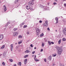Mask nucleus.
<instances>
[{
    "mask_svg": "<svg viewBox=\"0 0 66 66\" xmlns=\"http://www.w3.org/2000/svg\"><path fill=\"white\" fill-rule=\"evenodd\" d=\"M53 55V57H55V56H56V53H55Z\"/></svg>",
    "mask_w": 66,
    "mask_h": 66,
    "instance_id": "nucleus-26",
    "label": "nucleus"
},
{
    "mask_svg": "<svg viewBox=\"0 0 66 66\" xmlns=\"http://www.w3.org/2000/svg\"><path fill=\"white\" fill-rule=\"evenodd\" d=\"M9 60L11 62H13V60L12 59H10Z\"/></svg>",
    "mask_w": 66,
    "mask_h": 66,
    "instance_id": "nucleus-28",
    "label": "nucleus"
},
{
    "mask_svg": "<svg viewBox=\"0 0 66 66\" xmlns=\"http://www.w3.org/2000/svg\"><path fill=\"white\" fill-rule=\"evenodd\" d=\"M34 60L35 61H39V60L37 59H36L35 58H34Z\"/></svg>",
    "mask_w": 66,
    "mask_h": 66,
    "instance_id": "nucleus-21",
    "label": "nucleus"
},
{
    "mask_svg": "<svg viewBox=\"0 0 66 66\" xmlns=\"http://www.w3.org/2000/svg\"><path fill=\"white\" fill-rule=\"evenodd\" d=\"M36 32L37 33V35H38L39 34V33L40 32V30L39 29H38L36 30Z\"/></svg>",
    "mask_w": 66,
    "mask_h": 66,
    "instance_id": "nucleus-5",
    "label": "nucleus"
},
{
    "mask_svg": "<svg viewBox=\"0 0 66 66\" xmlns=\"http://www.w3.org/2000/svg\"><path fill=\"white\" fill-rule=\"evenodd\" d=\"M61 39H60L59 40V41H58V43L59 44H60L61 43Z\"/></svg>",
    "mask_w": 66,
    "mask_h": 66,
    "instance_id": "nucleus-30",
    "label": "nucleus"
},
{
    "mask_svg": "<svg viewBox=\"0 0 66 66\" xmlns=\"http://www.w3.org/2000/svg\"><path fill=\"white\" fill-rule=\"evenodd\" d=\"M26 7L27 10H29L30 9V6H27Z\"/></svg>",
    "mask_w": 66,
    "mask_h": 66,
    "instance_id": "nucleus-9",
    "label": "nucleus"
},
{
    "mask_svg": "<svg viewBox=\"0 0 66 66\" xmlns=\"http://www.w3.org/2000/svg\"><path fill=\"white\" fill-rule=\"evenodd\" d=\"M35 58H36V55H35Z\"/></svg>",
    "mask_w": 66,
    "mask_h": 66,
    "instance_id": "nucleus-56",
    "label": "nucleus"
},
{
    "mask_svg": "<svg viewBox=\"0 0 66 66\" xmlns=\"http://www.w3.org/2000/svg\"><path fill=\"white\" fill-rule=\"evenodd\" d=\"M7 23V24L5 26V27H7V26H8V25H9V24L10 23H9V22H8Z\"/></svg>",
    "mask_w": 66,
    "mask_h": 66,
    "instance_id": "nucleus-17",
    "label": "nucleus"
},
{
    "mask_svg": "<svg viewBox=\"0 0 66 66\" xmlns=\"http://www.w3.org/2000/svg\"><path fill=\"white\" fill-rule=\"evenodd\" d=\"M47 10V8H45L44 10Z\"/></svg>",
    "mask_w": 66,
    "mask_h": 66,
    "instance_id": "nucleus-47",
    "label": "nucleus"
},
{
    "mask_svg": "<svg viewBox=\"0 0 66 66\" xmlns=\"http://www.w3.org/2000/svg\"><path fill=\"white\" fill-rule=\"evenodd\" d=\"M55 31L56 32H57V30H56Z\"/></svg>",
    "mask_w": 66,
    "mask_h": 66,
    "instance_id": "nucleus-64",
    "label": "nucleus"
},
{
    "mask_svg": "<svg viewBox=\"0 0 66 66\" xmlns=\"http://www.w3.org/2000/svg\"><path fill=\"white\" fill-rule=\"evenodd\" d=\"M18 0H15L14 2V3H15V4L17 3H18Z\"/></svg>",
    "mask_w": 66,
    "mask_h": 66,
    "instance_id": "nucleus-14",
    "label": "nucleus"
},
{
    "mask_svg": "<svg viewBox=\"0 0 66 66\" xmlns=\"http://www.w3.org/2000/svg\"><path fill=\"white\" fill-rule=\"evenodd\" d=\"M64 6H66V4H64Z\"/></svg>",
    "mask_w": 66,
    "mask_h": 66,
    "instance_id": "nucleus-52",
    "label": "nucleus"
},
{
    "mask_svg": "<svg viewBox=\"0 0 66 66\" xmlns=\"http://www.w3.org/2000/svg\"><path fill=\"white\" fill-rule=\"evenodd\" d=\"M56 49L57 50H58V51H59V50H60V49H59V47H56Z\"/></svg>",
    "mask_w": 66,
    "mask_h": 66,
    "instance_id": "nucleus-24",
    "label": "nucleus"
},
{
    "mask_svg": "<svg viewBox=\"0 0 66 66\" xmlns=\"http://www.w3.org/2000/svg\"><path fill=\"white\" fill-rule=\"evenodd\" d=\"M22 37L21 35H20L18 36V38H21Z\"/></svg>",
    "mask_w": 66,
    "mask_h": 66,
    "instance_id": "nucleus-25",
    "label": "nucleus"
},
{
    "mask_svg": "<svg viewBox=\"0 0 66 66\" xmlns=\"http://www.w3.org/2000/svg\"><path fill=\"white\" fill-rule=\"evenodd\" d=\"M24 57L25 58H26V57H27V56H26V55H25L24 56Z\"/></svg>",
    "mask_w": 66,
    "mask_h": 66,
    "instance_id": "nucleus-48",
    "label": "nucleus"
},
{
    "mask_svg": "<svg viewBox=\"0 0 66 66\" xmlns=\"http://www.w3.org/2000/svg\"><path fill=\"white\" fill-rule=\"evenodd\" d=\"M27 53H29V52H30V51H29V50H27L26 51H25Z\"/></svg>",
    "mask_w": 66,
    "mask_h": 66,
    "instance_id": "nucleus-13",
    "label": "nucleus"
},
{
    "mask_svg": "<svg viewBox=\"0 0 66 66\" xmlns=\"http://www.w3.org/2000/svg\"><path fill=\"white\" fill-rule=\"evenodd\" d=\"M63 33L64 35H66V28H64L63 30Z\"/></svg>",
    "mask_w": 66,
    "mask_h": 66,
    "instance_id": "nucleus-1",
    "label": "nucleus"
},
{
    "mask_svg": "<svg viewBox=\"0 0 66 66\" xmlns=\"http://www.w3.org/2000/svg\"><path fill=\"white\" fill-rule=\"evenodd\" d=\"M34 53H35V51H34L32 52V54H33Z\"/></svg>",
    "mask_w": 66,
    "mask_h": 66,
    "instance_id": "nucleus-39",
    "label": "nucleus"
},
{
    "mask_svg": "<svg viewBox=\"0 0 66 66\" xmlns=\"http://www.w3.org/2000/svg\"><path fill=\"white\" fill-rule=\"evenodd\" d=\"M4 10L5 12H6V6L5 5H4Z\"/></svg>",
    "mask_w": 66,
    "mask_h": 66,
    "instance_id": "nucleus-6",
    "label": "nucleus"
},
{
    "mask_svg": "<svg viewBox=\"0 0 66 66\" xmlns=\"http://www.w3.org/2000/svg\"><path fill=\"white\" fill-rule=\"evenodd\" d=\"M36 49V47H35V48H34V49Z\"/></svg>",
    "mask_w": 66,
    "mask_h": 66,
    "instance_id": "nucleus-57",
    "label": "nucleus"
},
{
    "mask_svg": "<svg viewBox=\"0 0 66 66\" xmlns=\"http://www.w3.org/2000/svg\"><path fill=\"white\" fill-rule=\"evenodd\" d=\"M43 51V49H42L40 51H41V52H42V51Z\"/></svg>",
    "mask_w": 66,
    "mask_h": 66,
    "instance_id": "nucleus-46",
    "label": "nucleus"
},
{
    "mask_svg": "<svg viewBox=\"0 0 66 66\" xmlns=\"http://www.w3.org/2000/svg\"><path fill=\"white\" fill-rule=\"evenodd\" d=\"M18 32H14L13 35L14 36H17V35H18Z\"/></svg>",
    "mask_w": 66,
    "mask_h": 66,
    "instance_id": "nucleus-4",
    "label": "nucleus"
},
{
    "mask_svg": "<svg viewBox=\"0 0 66 66\" xmlns=\"http://www.w3.org/2000/svg\"><path fill=\"white\" fill-rule=\"evenodd\" d=\"M3 38V36L2 35H0V40L2 39Z\"/></svg>",
    "mask_w": 66,
    "mask_h": 66,
    "instance_id": "nucleus-8",
    "label": "nucleus"
},
{
    "mask_svg": "<svg viewBox=\"0 0 66 66\" xmlns=\"http://www.w3.org/2000/svg\"><path fill=\"white\" fill-rule=\"evenodd\" d=\"M13 66H16V64H15Z\"/></svg>",
    "mask_w": 66,
    "mask_h": 66,
    "instance_id": "nucleus-54",
    "label": "nucleus"
},
{
    "mask_svg": "<svg viewBox=\"0 0 66 66\" xmlns=\"http://www.w3.org/2000/svg\"><path fill=\"white\" fill-rule=\"evenodd\" d=\"M29 41H30V40H27V42H29Z\"/></svg>",
    "mask_w": 66,
    "mask_h": 66,
    "instance_id": "nucleus-53",
    "label": "nucleus"
},
{
    "mask_svg": "<svg viewBox=\"0 0 66 66\" xmlns=\"http://www.w3.org/2000/svg\"><path fill=\"white\" fill-rule=\"evenodd\" d=\"M47 40H45V41L46 42H47Z\"/></svg>",
    "mask_w": 66,
    "mask_h": 66,
    "instance_id": "nucleus-63",
    "label": "nucleus"
},
{
    "mask_svg": "<svg viewBox=\"0 0 66 66\" xmlns=\"http://www.w3.org/2000/svg\"><path fill=\"white\" fill-rule=\"evenodd\" d=\"M35 0H31V2L32 3H33V2H34V1Z\"/></svg>",
    "mask_w": 66,
    "mask_h": 66,
    "instance_id": "nucleus-36",
    "label": "nucleus"
},
{
    "mask_svg": "<svg viewBox=\"0 0 66 66\" xmlns=\"http://www.w3.org/2000/svg\"><path fill=\"white\" fill-rule=\"evenodd\" d=\"M60 66H64L62 64H60Z\"/></svg>",
    "mask_w": 66,
    "mask_h": 66,
    "instance_id": "nucleus-50",
    "label": "nucleus"
},
{
    "mask_svg": "<svg viewBox=\"0 0 66 66\" xmlns=\"http://www.w3.org/2000/svg\"><path fill=\"white\" fill-rule=\"evenodd\" d=\"M43 26H46V27H47V26H48L47 25V24H43Z\"/></svg>",
    "mask_w": 66,
    "mask_h": 66,
    "instance_id": "nucleus-32",
    "label": "nucleus"
},
{
    "mask_svg": "<svg viewBox=\"0 0 66 66\" xmlns=\"http://www.w3.org/2000/svg\"><path fill=\"white\" fill-rule=\"evenodd\" d=\"M23 24H22V23L20 25V26L21 27V26H22Z\"/></svg>",
    "mask_w": 66,
    "mask_h": 66,
    "instance_id": "nucleus-45",
    "label": "nucleus"
},
{
    "mask_svg": "<svg viewBox=\"0 0 66 66\" xmlns=\"http://www.w3.org/2000/svg\"><path fill=\"white\" fill-rule=\"evenodd\" d=\"M18 29L17 28H15L13 29V30L15 31H16V30H17Z\"/></svg>",
    "mask_w": 66,
    "mask_h": 66,
    "instance_id": "nucleus-16",
    "label": "nucleus"
},
{
    "mask_svg": "<svg viewBox=\"0 0 66 66\" xmlns=\"http://www.w3.org/2000/svg\"><path fill=\"white\" fill-rule=\"evenodd\" d=\"M13 44H12L11 45V51H13Z\"/></svg>",
    "mask_w": 66,
    "mask_h": 66,
    "instance_id": "nucleus-7",
    "label": "nucleus"
},
{
    "mask_svg": "<svg viewBox=\"0 0 66 66\" xmlns=\"http://www.w3.org/2000/svg\"><path fill=\"white\" fill-rule=\"evenodd\" d=\"M48 43L49 45H51V42L49 41H48Z\"/></svg>",
    "mask_w": 66,
    "mask_h": 66,
    "instance_id": "nucleus-22",
    "label": "nucleus"
},
{
    "mask_svg": "<svg viewBox=\"0 0 66 66\" xmlns=\"http://www.w3.org/2000/svg\"><path fill=\"white\" fill-rule=\"evenodd\" d=\"M48 59L49 60H51V59H52L51 56H50L48 57Z\"/></svg>",
    "mask_w": 66,
    "mask_h": 66,
    "instance_id": "nucleus-11",
    "label": "nucleus"
},
{
    "mask_svg": "<svg viewBox=\"0 0 66 66\" xmlns=\"http://www.w3.org/2000/svg\"><path fill=\"white\" fill-rule=\"evenodd\" d=\"M27 59H26L24 61V64H27Z\"/></svg>",
    "mask_w": 66,
    "mask_h": 66,
    "instance_id": "nucleus-10",
    "label": "nucleus"
},
{
    "mask_svg": "<svg viewBox=\"0 0 66 66\" xmlns=\"http://www.w3.org/2000/svg\"><path fill=\"white\" fill-rule=\"evenodd\" d=\"M27 34H29V32H27Z\"/></svg>",
    "mask_w": 66,
    "mask_h": 66,
    "instance_id": "nucleus-43",
    "label": "nucleus"
},
{
    "mask_svg": "<svg viewBox=\"0 0 66 66\" xmlns=\"http://www.w3.org/2000/svg\"><path fill=\"white\" fill-rule=\"evenodd\" d=\"M56 22L55 23L56 24H57V23H58V21H56Z\"/></svg>",
    "mask_w": 66,
    "mask_h": 66,
    "instance_id": "nucleus-40",
    "label": "nucleus"
},
{
    "mask_svg": "<svg viewBox=\"0 0 66 66\" xmlns=\"http://www.w3.org/2000/svg\"><path fill=\"white\" fill-rule=\"evenodd\" d=\"M55 19L56 20V21H58V20H59V19H58V18H55Z\"/></svg>",
    "mask_w": 66,
    "mask_h": 66,
    "instance_id": "nucleus-31",
    "label": "nucleus"
},
{
    "mask_svg": "<svg viewBox=\"0 0 66 66\" xmlns=\"http://www.w3.org/2000/svg\"><path fill=\"white\" fill-rule=\"evenodd\" d=\"M26 27H27V26L26 25H24L23 26V28L24 29V28H26Z\"/></svg>",
    "mask_w": 66,
    "mask_h": 66,
    "instance_id": "nucleus-27",
    "label": "nucleus"
},
{
    "mask_svg": "<svg viewBox=\"0 0 66 66\" xmlns=\"http://www.w3.org/2000/svg\"><path fill=\"white\" fill-rule=\"evenodd\" d=\"M7 23V24L5 26V27H7V26H8V25H9V24L10 23H9V22H8Z\"/></svg>",
    "mask_w": 66,
    "mask_h": 66,
    "instance_id": "nucleus-18",
    "label": "nucleus"
},
{
    "mask_svg": "<svg viewBox=\"0 0 66 66\" xmlns=\"http://www.w3.org/2000/svg\"><path fill=\"white\" fill-rule=\"evenodd\" d=\"M5 46V45H3L2 47H1V49H3V48H4V46Z\"/></svg>",
    "mask_w": 66,
    "mask_h": 66,
    "instance_id": "nucleus-15",
    "label": "nucleus"
},
{
    "mask_svg": "<svg viewBox=\"0 0 66 66\" xmlns=\"http://www.w3.org/2000/svg\"><path fill=\"white\" fill-rule=\"evenodd\" d=\"M28 4L29 5H30L31 6H32L34 4V3H32V2L30 1L28 3Z\"/></svg>",
    "mask_w": 66,
    "mask_h": 66,
    "instance_id": "nucleus-3",
    "label": "nucleus"
},
{
    "mask_svg": "<svg viewBox=\"0 0 66 66\" xmlns=\"http://www.w3.org/2000/svg\"><path fill=\"white\" fill-rule=\"evenodd\" d=\"M22 42V40L20 41V42H18L19 44H21Z\"/></svg>",
    "mask_w": 66,
    "mask_h": 66,
    "instance_id": "nucleus-19",
    "label": "nucleus"
},
{
    "mask_svg": "<svg viewBox=\"0 0 66 66\" xmlns=\"http://www.w3.org/2000/svg\"><path fill=\"white\" fill-rule=\"evenodd\" d=\"M44 35V34H41L40 35V37H42Z\"/></svg>",
    "mask_w": 66,
    "mask_h": 66,
    "instance_id": "nucleus-33",
    "label": "nucleus"
},
{
    "mask_svg": "<svg viewBox=\"0 0 66 66\" xmlns=\"http://www.w3.org/2000/svg\"><path fill=\"white\" fill-rule=\"evenodd\" d=\"M47 5H49V3H48L47 4Z\"/></svg>",
    "mask_w": 66,
    "mask_h": 66,
    "instance_id": "nucleus-55",
    "label": "nucleus"
},
{
    "mask_svg": "<svg viewBox=\"0 0 66 66\" xmlns=\"http://www.w3.org/2000/svg\"><path fill=\"white\" fill-rule=\"evenodd\" d=\"M42 47H44V43H42Z\"/></svg>",
    "mask_w": 66,
    "mask_h": 66,
    "instance_id": "nucleus-34",
    "label": "nucleus"
},
{
    "mask_svg": "<svg viewBox=\"0 0 66 66\" xmlns=\"http://www.w3.org/2000/svg\"><path fill=\"white\" fill-rule=\"evenodd\" d=\"M27 56V57H28V55H26Z\"/></svg>",
    "mask_w": 66,
    "mask_h": 66,
    "instance_id": "nucleus-59",
    "label": "nucleus"
},
{
    "mask_svg": "<svg viewBox=\"0 0 66 66\" xmlns=\"http://www.w3.org/2000/svg\"><path fill=\"white\" fill-rule=\"evenodd\" d=\"M62 51L63 50H60L59 51H58L57 53L58 54L60 55V54H61L62 53Z\"/></svg>",
    "mask_w": 66,
    "mask_h": 66,
    "instance_id": "nucleus-2",
    "label": "nucleus"
},
{
    "mask_svg": "<svg viewBox=\"0 0 66 66\" xmlns=\"http://www.w3.org/2000/svg\"><path fill=\"white\" fill-rule=\"evenodd\" d=\"M30 47H32V48L33 47V45L32 44H31L30 45Z\"/></svg>",
    "mask_w": 66,
    "mask_h": 66,
    "instance_id": "nucleus-38",
    "label": "nucleus"
},
{
    "mask_svg": "<svg viewBox=\"0 0 66 66\" xmlns=\"http://www.w3.org/2000/svg\"><path fill=\"white\" fill-rule=\"evenodd\" d=\"M55 1H56V2H57V0H55Z\"/></svg>",
    "mask_w": 66,
    "mask_h": 66,
    "instance_id": "nucleus-58",
    "label": "nucleus"
},
{
    "mask_svg": "<svg viewBox=\"0 0 66 66\" xmlns=\"http://www.w3.org/2000/svg\"><path fill=\"white\" fill-rule=\"evenodd\" d=\"M51 44H54V43L53 42H51Z\"/></svg>",
    "mask_w": 66,
    "mask_h": 66,
    "instance_id": "nucleus-42",
    "label": "nucleus"
},
{
    "mask_svg": "<svg viewBox=\"0 0 66 66\" xmlns=\"http://www.w3.org/2000/svg\"><path fill=\"white\" fill-rule=\"evenodd\" d=\"M45 23L46 24V26H48V21H45Z\"/></svg>",
    "mask_w": 66,
    "mask_h": 66,
    "instance_id": "nucleus-20",
    "label": "nucleus"
},
{
    "mask_svg": "<svg viewBox=\"0 0 66 66\" xmlns=\"http://www.w3.org/2000/svg\"><path fill=\"white\" fill-rule=\"evenodd\" d=\"M1 1H0V3H1Z\"/></svg>",
    "mask_w": 66,
    "mask_h": 66,
    "instance_id": "nucleus-61",
    "label": "nucleus"
},
{
    "mask_svg": "<svg viewBox=\"0 0 66 66\" xmlns=\"http://www.w3.org/2000/svg\"><path fill=\"white\" fill-rule=\"evenodd\" d=\"M22 23V24H23H23H24V22H23Z\"/></svg>",
    "mask_w": 66,
    "mask_h": 66,
    "instance_id": "nucleus-49",
    "label": "nucleus"
},
{
    "mask_svg": "<svg viewBox=\"0 0 66 66\" xmlns=\"http://www.w3.org/2000/svg\"><path fill=\"white\" fill-rule=\"evenodd\" d=\"M40 8H43V7H44V6L43 5H41L40 6Z\"/></svg>",
    "mask_w": 66,
    "mask_h": 66,
    "instance_id": "nucleus-23",
    "label": "nucleus"
},
{
    "mask_svg": "<svg viewBox=\"0 0 66 66\" xmlns=\"http://www.w3.org/2000/svg\"><path fill=\"white\" fill-rule=\"evenodd\" d=\"M44 61L45 62H46V59H44Z\"/></svg>",
    "mask_w": 66,
    "mask_h": 66,
    "instance_id": "nucleus-51",
    "label": "nucleus"
},
{
    "mask_svg": "<svg viewBox=\"0 0 66 66\" xmlns=\"http://www.w3.org/2000/svg\"><path fill=\"white\" fill-rule=\"evenodd\" d=\"M63 41H65L66 40V39L65 38H63L62 39Z\"/></svg>",
    "mask_w": 66,
    "mask_h": 66,
    "instance_id": "nucleus-29",
    "label": "nucleus"
},
{
    "mask_svg": "<svg viewBox=\"0 0 66 66\" xmlns=\"http://www.w3.org/2000/svg\"><path fill=\"white\" fill-rule=\"evenodd\" d=\"M46 38H44V40H46Z\"/></svg>",
    "mask_w": 66,
    "mask_h": 66,
    "instance_id": "nucleus-60",
    "label": "nucleus"
},
{
    "mask_svg": "<svg viewBox=\"0 0 66 66\" xmlns=\"http://www.w3.org/2000/svg\"><path fill=\"white\" fill-rule=\"evenodd\" d=\"M18 65H20V66H21V62H19L18 63Z\"/></svg>",
    "mask_w": 66,
    "mask_h": 66,
    "instance_id": "nucleus-12",
    "label": "nucleus"
},
{
    "mask_svg": "<svg viewBox=\"0 0 66 66\" xmlns=\"http://www.w3.org/2000/svg\"><path fill=\"white\" fill-rule=\"evenodd\" d=\"M53 4L54 5H56V4H57V3H53Z\"/></svg>",
    "mask_w": 66,
    "mask_h": 66,
    "instance_id": "nucleus-37",
    "label": "nucleus"
},
{
    "mask_svg": "<svg viewBox=\"0 0 66 66\" xmlns=\"http://www.w3.org/2000/svg\"><path fill=\"white\" fill-rule=\"evenodd\" d=\"M39 22H40V23H42V21H39Z\"/></svg>",
    "mask_w": 66,
    "mask_h": 66,
    "instance_id": "nucleus-41",
    "label": "nucleus"
},
{
    "mask_svg": "<svg viewBox=\"0 0 66 66\" xmlns=\"http://www.w3.org/2000/svg\"><path fill=\"white\" fill-rule=\"evenodd\" d=\"M47 30H48V31L50 30V29H49V28H48L47 29Z\"/></svg>",
    "mask_w": 66,
    "mask_h": 66,
    "instance_id": "nucleus-44",
    "label": "nucleus"
},
{
    "mask_svg": "<svg viewBox=\"0 0 66 66\" xmlns=\"http://www.w3.org/2000/svg\"><path fill=\"white\" fill-rule=\"evenodd\" d=\"M3 65L4 66H5V63L4 62H3L2 63Z\"/></svg>",
    "mask_w": 66,
    "mask_h": 66,
    "instance_id": "nucleus-35",
    "label": "nucleus"
},
{
    "mask_svg": "<svg viewBox=\"0 0 66 66\" xmlns=\"http://www.w3.org/2000/svg\"><path fill=\"white\" fill-rule=\"evenodd\" d=\"M30 10H32V9H30Z\"/></svg>",
    "mask_w": 66,
    "mask_h": 66,
    "instance_id": "nucleus-62",
    "label": "nucleus"
}]
</instances>
